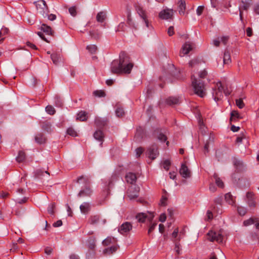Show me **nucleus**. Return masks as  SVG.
<instances>
[{
	"mask_svg": "<svg viewBox=\"0 0 259 259\" xmlns=\"http://www.w3.org/2000/svg\"><path fill=\"white\" fill-rule=\"evenodd\" d=\"M175 249L176 252L178 254H180L181 248H180V244L179 242H176L175 243Z\"/></svg>",
	"mask_w": 259,
	"mask_h": 259,
	"instance_id": "nucleus-61",
	"label": "nucleus"
},
{
	"mask_svg": "<svg viewBox=\"0 0 259 259\" xmlns=\"http://www.w3.org/2000/svg\"><path fill=\"white\" fill-rule=\"evenodd\" d=\"M237 210L239 214L241 215H244L246 213V209L243 207H238Z\"/></svg>",
	"mask_w": 259,
	"mask_h": 259,
	"instance_id": "nucleus-51",
	"label": "nucleus"
},
{
	"mask_svg": "<svg viewBox=\"0 0 259 259\" xmlns=\"http://www.w3.org/2000/svg\"><path fill=\"white\" fill-rule=\"evenodd\" d=\"M179 172L184 178H188L191 177V171L185 163L182 164Z\"/></svg>",
	"mask_w": 259,
	"mask_h": 259,
	"instance_id": "nucleus-12",
	"label": "nucleus"
},
{
	"mask_svg": "<svg viewBox=\"0 0 259 259\" xmlns=\"http://www.w3.org/2000/svg\"><path fill=\"white\" fill-rule=\"evenodd\" d=\"M46 111L50 115H54L56 112L55 108L51 105L47 106L46 107Z\"/></svg>",
	"mask_w": 259,
	"mask_h": 259,
	"instance_id": "nucleus-40",
	"label": "nucleus"
},
{
	"mask_svg": "<svg viewBox=\"0 0 259 259\" xmlns=\"http://www.w3.org/2000/svg\"><path fill=\"white\" fill-rule=\"evenodd\" d=\"M140 187L137 185H132L127 190V196L130 200L134 199L138 197Z\"/></svg>",
	"mask_w": 259,
	"mask_h": 259,
	"instance_id": "nucleus-6",
	"label": "nucleus"
},
{
	"mask_svg": "<svg viewBox=\"0 0 259 259\" xmlns=\"http://www.w3.org/2000/svg\"><path fill=\"white\" fill-rule=\"evenodd\" d=\"M115 242L116 240L114 238L111 237H108L103 241L102 244L104 246H108L110 244L115 243Z\"/></svg>",
	"mask_w": 259,
	"mask_h": 259,
	"instance_id": "nucleus-27",
	"label": "nucleus"
},
{
	"mask_svg": "<svg viewBox=\"0 0 259 259\" xmlns=\"http://www.w3.org/2000/svg\"><path fill=\"white\" fill-rule=\"evenodd\" d=\"M213 177L215 179V182L216 184L218 187L220 188H223L224 187V184L223 181L220 179L219 177H218L217 174H214Z\"/></svg>",
	"mask_w": 259,
	"mask_h": 259,
	"instance_id": "nucleus-37",
	"label": "nucleus"
},
{
	"mask_svg": "<svg viewBox=\"0 0 259 259\" xmlns=\"http://www.w3.org/2000/svg\"><path fill=\"white\" fill-rule=\"evenodd\" d=\"M225 199L229 204L233 205L234 203L233 196L230 193L226 194L225 196Z\"/></svg>",
	"mask_w": 259,
	"mask_h": 259,
	"instance_id": "nucleus-38",
	"label": "nucleus"
},
{
	"mask_svg": "<svg viewBox=\"0 0 259 259\" xmlns=\"http://www.w3.org/2000/svg\"><path fill=\"white\" fill-rule=\"evenodd\" d=\"M94 137L97 140L102 142L104 138L102 131L100 130L96 131L94 134Z\"/></svg>",
	"mask_w": 259,
	"mask_h": 259,
	"instance_id": "nucleus-33",
	"label": "nucleus"
},
{
	"mask_svg": "<svg viewBox=\"0 0 259 259\" xmlns=\"http://www.w3.org/2000/svg\"><path fill=\"white\" fill-rule=\"evenodd\" d=\"M53 248L51 247H47L45 249V252L47 255H50L53 252Z\"/></svg>",
	"mask_w": 259,
	"mask_h": 259,
	"instance_id": "nucleus-62",
	"label": "nucleus"
},
{
	"mask_svg": "<svg viewBox=\"0 0 259 259\" xmlns=\"http://www.w3.org/2000/svg\"><path fill=\"white\" fill-rule=\"evenodd\" d=\"M198 64H199V62L197 59L192 60L189 63V66H190L191 67H194L196 65H198Z\"/></svg>",
	"mask_w": 259,
	"mask_h": 259,
	"instance_id": "nucleus-56",
	"label": "nucleus"
},
{
	"mask_svg": "<svg viewBox=\"0 0 259 259\" xmlns=\"http://www.w3.org/2000/svg\"><path fill=\"white\" fill-rule=\"evenodd\" d=\"M67 133L68 135L72 137L77 136V134L76 132L72 127H69L67 129Z\"/></svg>",
	"mask_w": 259,
	"mask_h": 259,
	"instance_id": "nucleus-46",
	"label": "nucleus"
},
{
	"mask_svg": "<svg viewBox=\"0 0 259 259\" xmlns=\"http://www.w3.org/2000/svg\"><path fill=\"white\" fill-rule=\"evenodd\" d=\"M148 157L152 160L156 158L159 155L157 147L156 145H152L147 150Z\"/></svg>",
	"mask_w": 259,
	"mask_h": 259,
	"instance_id": "nucleus-8",
	"label": "nucleus"
},
{
	"mask_svg": "<svg viewBox=\"0 0 259 259\" xmlns=\"http://www.w3.org/2000/svg\"><path fill=\"white\" fill-rule=\"evenodd\" d=\"M92 194V191L90 188L89 187H86L84 189L80 191L78 194V196L80 197L90 196Z\"/></svg>",
	"mask_w": 259,
	"mask_h": 259,
	"instance_id": "nucleus-17",
	"label": "nucleus"
},
{
	"mask_svg": "<svg viewBox=\"0 0 259 259\" xmlns=\"http://www.w3.org/2000/svg\"><path fill=\"white\" fill-rule=\"evenodd\" d=\"M192 49V44L190 42H185L182 46V49L180 52V56L182 57L184 55L188 54Z\"/></svg>",
	"mask_w": 259,
	"mask_h": 259,
	"instance_id": "nucleus-10",
	"label": "nucleus"
},
{
	"mask_svg": "<svg viewBox=\"0 0 259 259\" xmlns=\"http://www.w3.org/2000/svg\"><path fill=\"white\" fill-rule=\"evenodd\" d=\"M214 140V138L213 136H210L208 141H207V142L205 144V145L204 146V154H206V153H208L209 152L208 148H209V142H213Z\"/></svg>",
	"mask_w": 259,
	"mask_h": 259,
	"instance_id": "nucleus-35",
	"label": "nucleus"
},
{
	"mask_svg": "<svg viewBox=\"0 0 259 259\" xmlns=\"http://www.w3.org/2000/svg\"><path fill=\"white\" fill-rule=\"evenodd\" d=\"M134 64L129 56L124 52L119 55V61L114 60L111 65V71L114 74L122 73L129 74L133 67Z\"/></svg>",
	"mask_w": 259,
	"mask_h": 259,
	"instance_id": "nucleus-1",
	"label": "nucleus"
},
{
	"mask_svg": "<svg viewBox=\"0 0 259 259\" xmlns=\"http://www.w3.org/2000/svg\"><path fill=\"white\" fill-rule=\"evenodd\" d=\"M234 164L237 167V168H239L240 167H241V166H243V162L239 160H238V159H235L234 160Z\"/></svg>",
	"mask_w": 259,
	"mask_h": 259,
	"instance_id": "nucleus-54",
	"label": "nucleus"
},
{
	"mask_svg": "<svg viewBox=\"0 0 259 259\" xmlns=\"http://www.w3.org/2000/svg\"><path fill=\"white\" fill-rule=\"evenodd\" d=\"M186 1L179 0L178 2V7L179 9V13L181 15H184L186 10Z\"/></svg>",
	"mask_w": 259,
	"mask_h": 259,
	"instance_id": "nucleus-15",
	"label": "nucleus"
},
{
	"mask_svg": "<svg viewBox=\"0 0 259 259\" xmlns=\"http://www.w3.org/2000/svg\"><path fill=\"white\" fill-rule=\"evenodd\" d=\"M143 149L141 147H139V148H138L137 149H136V152L137 156L139 157L141 155V154L143 153Z\"/></svg>",
	"mask_w": 259,
	"mask_h": 259,
	"instance_id": "nucleus-64",
	"label": "nucleus"
},
{
	"mask_svg": "<svg viewBox=\"0 0 259 259\" xmlns=\"http://www.w3.org/2000/svg\"><path fill=\"white\" fill-rule=\"evenodd\" d=\"M25 153L23 151H21L19 152L18 155L16 159L18 162H22L25 160Z\"/></svg>",
	"mask_w": 259,
	"mask_h": 259,
	"instance_id": "nucleus-34",
	"label": "nucleus"
},
{
	"mask_svg": "<svg viewBox=\"0 0 259 259\" xmlns=\"http://www.w3.org/2000/svg\"><path fill=\"white\" fill-rule=\"evenodd\" d=\"M223 62L225 64H228L231 62L230 54L228 50H226L224 53Z\"/></svg>",
	"mask_w": 259,
	"mask_h": 259,
	"instance_id": "nucleus-28",
	"label": "nucleus"
},
{
	"mask_svg": "<svg viewBox=\"0 0 259 259\" xmlns=\"http://www.w3.org/2000/svg\"><path fill=\"white\" fill-rule=\"evenodd\" d=\"M143 133V130L141 127H139L137 130V133L136 134L135 138L136 141L138 142H140L142 139V137L141 136L142 134Z\"/></svg>",
	"mask_w": 259,
	"mask_h": 259,
	"instance_id": "nucleus-36",
	"label": "nucleus"
},
{
	"mask_svg": "<svg viewBox=\"0 0 259 259\" xmlns=\"http://www.w3.org/2000/svg\"><path fill=\"white\" fill-rule=\"evenodd\" d=\"M241 118L238 111L233 110L231 112V117L230 119L231 122H236L239 119Z\"/></svg>",
	"mask_w": 259,
	"mask_h": 259,
	"instance_id": "nucleus-21",
	"label": "nucleus"
},
{
	"mask_svg": "<svg viewBox=\"0 0 259 259\" xmlns=\"http://www.w3.org/2000/svg\"><path fill=\"white\" fill-rule=\"evenodd\" d=\"M193 76H192V84L195 94L200 97H203L206 95V90L204 83L200 80L194 78L193 79Z\"/></svg>",
	"mask_w": 259,
	"mask_h": 259,
	"instance_id": "nucleus-2",
	"label": "nucleus"
},
{
	"mask_svg": "<svg viewBox=\"0 0 259 259\" xmlns=\"http://www.w3.org/2000/svg\"><path fill=\"white\" fill-rule=\"evenodd\" d=\"M166 103L168 105H175L180 104V100L178 97H170L166 99Z\"/></svg>",
	"mask_w": 259,
	"mask_h": 259,
	"instance_id": "nucleus-18",
	"label": "nucleus"
},
{
	"mask_svg": "<svg viewBox=\"0 0 259 259\" xmlns=\"http://www.w3.org/2000/svg\"><path fill=\"white\" fill-rule=\"evenodd\" d=\"M93 95L98 97H102L105 96V93L103 91L97 90L93 92Z\"/></svg>",
	"mask_w": 259,
	"mask_h": 259,
	"instance_id": "nucleus-44",
	"label": "nucleus"
},
{
	"mask_svg": "<svg viewBox=\"0 0 259 259\" xmlns=\"http://www.w3.org/2000/svg\"><path fill=\"white\" fill-rule=\"evenodd\" d=\"M55 208V204L51 203L48 208V211L49 213L51 214H53L54 213V209Z\"/></svg>",
	"mask_w": 259,
	"mask_h": 259,
	"instance_id": "nucleus-50",
	"label": "nucleus"
},
{
	"mask_svg": "<svg viewBox=\"0 0 259 259\" xmlns=\"http://www.w3.org/2000/svg\"><path fill=\"white\" fill-rule=\"evenodd\" d=\"M51 58L53 63L55 65H57L61 60L60 54L56 53H53L51 56Z\"/></svg>",
	"mask_w": 259,
	"mask_h": 259,
	"instance_id": "nucleus-30",
	"label": "nucleus"
},
{
	"mask_svg": "<svg viewBox=\"0 0 259 259\" xmlns=\"http://www.w3.org/2000/svg\"><path fill=\"white\" fill-rule=\"evenodd\" d=\"M115 113L117 116L122 117L124 115V111L122 108L117 107L115 110Z\"/></svg>",
	"mask_w": 259,
	"mask_h": 259,
	"instance_id": "nucleus-41",
	"label": "nucleus"
},
{
	"mask_svg": "<svg viewBox=\"0 0 259 259\" xmlns=\"http://www.w3.org/2000/svg\"><path fill=\"white\" fill-rule=\"evenodd\" d=\"M87 49L92 54H95L97 51V47L95 45H91L87 47Z\"/></svg>",
	"mask_w": 259,
	"mask_h": 259,
	"instance_id": "nucleus-39",
	"label": "nucleus"
},
{
	"mask_svg": "<svg viewBox=\"0 0 259 259\" xmlns=\"http://www.w3.org/2000/svg\"><path fill=\"white\" fill-rule=\"evenodd\" d=\"M255 220L252 218H250L248 220H245L243 222V224L245 226H248L250 225L253 224L254 223Z\"/></svg>",
	"mask_w": 259,
	"mask_h": 259,
	"instance_id": "nucleus-53",
	"label": "nucleus"
},
{
	"mask_svg": "<svg viewBox=\"0 0 259 259\" xmlns=\"http://www.w3.org/2000/svg\"><path fill=\"white\" fill-rule=\"evenodd\" d=\"M95 123L97 126L100 127H102L106 125V120L101 119L100 117H96L95 120Z\"/></svg>",
	"mask_w": 259,
	"mask_h": 259,
	"instance_id": "nucleus-32",
	"label": "nucleus"
},
{
	"mask_svg": "<svg viewBox=\"0 0 259 259\" xmlns=\"http://www.w3.org/2000/svg\"><path fill=\"white\" fill-rule=\"evenodd\" d=\"M242 5L239 8V16L241 20H242V9L247 10L250 7V3L247 2L242 1Z\"/></svg>",
	"mask_w": 259,
	"mask_h": 259,
	"instance_id": "nucleus-19",
	"label": "nucleus"
},
{
	"mask_svg": "<svg viewBox=\"0 0 259 259\" xmlns=\"http://www.w3.org/2000/svg\"><path fill=\"white\" fill-rule=\"evenodd\" d=\"M147 217H148V215L143 212L139 213L136 216V219L139 223L145 222Z\"/></svg>",
	"mask_w": 259,
	"mask_h": 259,
	"instance_id": "nucleus-25",
	"label": "nucleus"
},
{
	"mask_svg": "<svg viewBox=\"0 0 259 259\" xmlns=\"http://www.w3.org/2000/svg\"><path fill=\"white\" fill-rule=\"evenodd\" d=\"M106 19V13L104 11L99 12L96 16V20L99 23H103Z\"/></svg>",
	"mask_w": 259,
	"mask_h": 259,
	"instance_id": "nucleus-22",
	"label": "nucleus"
},
{
	"mask_svg": "<svg viewBox=\"0 0 259 259\" xmlns=\"http://www.w3.org/2000/svg\"><path fill=\"white\" fill-rule=\"evenodd\" d=\"M136 11L139 14V15H142L144 13H145V11L143 9L142 7L140 6H138L136 8Z\"/></svg>",
	"mask_w": 259,
	"mask_h": 259,
	"instance_id": "nucleus-60",
	"label": "nucleus"
},
{
	"mask_svg": "<svg viewBox=\"0 0 259 259\" xmlns=\"http://www.w3.org/2000/svg\"><path fill=\"white\" fill-rule=\"evenodd\" d=\"M42 128L48 132L51 131V124L49 122H45L43 123Z\"/></svg>",
	"mask_w": 259,
	"mask_h": 259,
	"instance_id": "nucleus-45",
	"label": "nucleus"
},
{
	"mask_svg": "<svg viewBox=\"0 0 259 259\" xmlns=\"http://www.w3.org/2000/svg\"><path fill=\"white\" fill-rule=\"evenodd\" d=\"M173 14V10L166 9L161 11L159 14V16L162 19L167 20L172 18Z\"/></svg>",
	"mask_w": 259,
	"mask_h": 259,
	"instance_id": "nucleus-9",
	"label": "nucleus"
},
{
	"mask_svg": "<svg viewBox=\"0 0 259 259\" xmlns=\"http://www.w3.org/2000/svg\"><path fill=\"white\" fill-rule=\"evenodd\" d=\"M222 233V230L218 232L210 231L207 233L208 239L211 242L217 241L218 243H222L224 239Z\"/></svg>",
	"mask_w": 259,
	"mask_h": 259,
	"instance_id": "nucleus-4",
	"label": "nucleus"
},
{
	"mask_svg": "<svg viewBox=\"0 0 259 259\" xmlns=\"http://www.w3.org/2000/svg\"><path fill=\"white\" fill-rule=\"evenodd\" d=\"M236 105L240 108L242 109L244 107V104L242 99H238L236 100Z\"/></svg>",
	"mask_w": 259,
	"mask_h": 259,
	"instance_id": "nucleus-48",
	"label": "nucleus"
},
{
	"mask_svg": "<svg viewBox=\"0 0 259 259\" xmlns=\"http://www.w3.org/2000/svg\"><path fill=\"white\" fill-rule=\"evenodd\" d=\"M125 180L127 183L132 185L134 184L137 181V176L135 173L129 172L125 176Z\"/></svg>",
	"mask_w": 259,
	"mask_h": 259,
	"instance_id": "nucleus-14",
	"label": "nucleus"
},
{
	"mask_svg": "<svg viewBox=\"0 0 259 259\" xmlns=\"http://www.w3.org/2000/svg\"><path fill=\"white\" fill-rule=\"evenodd\" d=\"M223 92L226 96L230 94L231 92L227 89L224 90L221 82H218L214 88H213L212 96L214 100L217 102L220 100L223 97Z\"/></svg>",
	"mask_w": 259,
	"mask_h": 259,
	"instance_id": "nucleus-3",
	"label": "nucleus"
},
{
	"mask_svg": "<svg viewBox=\"0 0 259 259\" xmlns=\"http://www.w3.org/2000/svg\"><path fill=\"white\" fill-rule=\"evenodd\" d=\"M27 200L28 198L26 197H24L22 199H20L18 197L16 200V202L19 204H22L25 203L27 201Z\"/></svg>",
	"mask_w": 259,
	"mask_h": 259,
	"instance_id": "nucleus-55",
	"label": "nucleus"
},
{
	"mask_svg": "<svg viewBox=\"0 0 259 259\" xmlns=\"http://www.w3.org/2000/svg\"><path fill=\"white\" fill-rule=\"evenodd\" d=\"M127 23L130 26L133 27L135 29H137V26L135 25L130 15H128L127 16Z\"/></svg>",
	"mask_w": 259,
	"mask_h": 259,
	"instance_id": "nucleus-42",
	"label": "nucleus"
},
{
	"mask_svg": "<svg viewBox=\"0 0 259 259\" xmlns=\"http://www.w3.org/2000/svg\"><path fill=\"white\" fill-rule=\"evenodd\" d=\"M90 35L95 39H98L101 36L98 31L95 30L90 31Z\"/></svg>",
	"mask_w": 259,
	"mask_h": 259,
	"instance_id": "nucleus-43",
	"label": "nucleus"
},
{
	"mask_svg": "<svg viewBox=\"0 0 259 259\" xmlns=\"http://www.w3.org/2000/svg\"><path fill=\"white\" fill-rule=\"evenodd\" d=\"M35 5L37 12L44 17H46L49 11L46 2L44 0H39L35 2Z\"/></svg>",
	"mask_w": 259,
	"mask_h": 259,
	"instance_id": "nucleus-5",
	"label": "nucleus"
},
{
	"mask_svg": "<svg viewBox=\"0 0 259 259\" xmlns=\"http://www.w3.org/2000/svg\"><path fill=\"white\" fill-rule=\"evenodd\" d=\"M69 12L71 16L75 17L77 15L76 8L74 6L70 7L69 9Z\"/></svg>",
	"mask_w": 259,
	"mask_h": 259,
	"instance_id": "nucleus-49",
	"label": "nucleus"
},
{
	"mask_svg": "<svg viewBox=\"0 0 259 259\" xmlns=\"http://www.w3.org/2000/svg\"><path fill=\"white\" fill-rule=\"evenodd\" d=\"M229 39V37L228 36H223L221 37V41L224 45H226L227 44Z\"/></svg>",
	"mask_w": 259,
	"mask_h": 259,
	"instance_id": "nucleus-58",
	"label": "nucleus"
},
{
	"mask_svg": "<svg viewBox=\"0 0 259 259\" xmlns=\"http://www.w3.org/2000/svg\"><path fill=\"white\" fill-rule=\"evenodd\" d=\"M139 16L142 19L143 22L145 23V26H146V27L147 28H148L149 29H152V26L150 24V23L149 22V20H148V19L147 18V16L146 15V12L144 13L143 14V15H140Z\"/></svg>",
	"mask_w": 259,
	"mask_h": 259,
	"instance_id": "nucleus-31",
	"label": "nucleus"
},
{
	"mask_svg": "<svg viewBox=\"0 0 259 259\" xmlns=\"http://www.w3.org/2000/svg\"><path fill=\"white\" fill-rule=\"evenodd\" d=\"M46 141L45 136L41 134H37L35 137V141L39 144L45 143Z\"/></svg>",
	"mask_w": 259,
	"mask_h": 259,
	"instance_id": "nucleus-23",
	"label": "nucleus"
},
{
	"mask_svg": "<svg viewBox=\"0 0 259 259\" xmlns=\"http://www.w3.org/2000/svg\"><path fill=\"white\" fill-rule=\"evenodd\" d=\"M87 113L83 111H80L77 115L76 120L84 121L87 120Z\"/></svg>",
	"mask_w": 259,
	"mask_h": 259,
	"instance_id": "nucleus-26",
	"label": "nucleus"
},
{
	"mask_svg": "<svg viewBox=\"0 0 259 259\" xmlns=\"http://www.w3.org/2000/svg\"><path fill=\"white\" fill-rule=\"evenodd\" d=\"M133 228L132 224L128 222H126L121 224L118 228V232L122 235L128 233Z\"/></svg>",
	"mask_w": 259,
	"mask_h": 259,
	"instance_id": "nucleus-7",
	"label": "nucleus"
},
{
	"mask_svg": "<svg viewBox=\"0 0 259 259\" xmlns=\"http://www.w3.org/2000/svg\"><path fill=\"white\" fill-rule=\"evenodd\" d=\"M246 202L249 207H254L255 205L254 194L251 192H248L246 195Z\"/></svg>",
	"mask_w": 259,
	"mask_h": 259,
	"instance_id": "nucleus-13",
	"label": "nucleus"
},
{
	"mask_svg": "<svg viewBox=\"0 0 259 259\" xmlns=\"http://www.w3.org/2000/svg\"><path fill=\"white\" fill-rule=\"evenodd\" d=\"M80 209L83 213H87L90 209V205L88 202H84L80 206Z\"/></svg>",
	"mask_w": 259,
	"mask_h": 259,
	"instance_id": "nucleus-29",
	"label": "nucleus"
},
{
	"mask_svg": "<svg viewBox=\"0 0 259 259\" xmlns=\"http://www.w3.org/2000/svg\"><path fill=\"white\" fill-rule=\"evenodd\" d=\"M40 29L47 35H53L54 32L53 31L51 27L45 24H41Z\"/></svg>",
	"mask_w": 259,
	"mask_h": 259,
	"instance_id": "nucleus-16",
	"label": "nucleus"
},
{
	"mask_svg": "<svg viewBox=\"0 0 259 259\" xmlns=\"http://www.w3.org/2000/svg\"><path fill=\"white\" fill-rule=\"evenodd\" d=\"M200 131L203 135H205L207 131L205 126L201 123H200Z\"/></svg>",
	"mask_w": 259,
	"mask_h": 259,
	"instance_id": "nucleus-59",
	"label": "nucleus"
},
{
	"mask_svg": "<svg viewBox=\"0 0 259 259\" xmlns=\"http://www.w3.org/2000/svg\"><path fill=\"white\" fill-rule=\"evenodd\" d=\"M206 215L208 220H212L213 218V214L211 210H208L206 212Z\"/></svg>",
	"mask_w": 259,
	"mask_h": 259,
	"instance_id": "nucleus-63",
	"label": "nucleus"
},
{
	"mask_svg": "<svg viewBox=\"0 0 259 259\" xmlns=\"http://www.w3.org/2000/svg\"><path fill=\"white\" fill-rule=\"evenodd\" d=\"M154 134L157 135V139L161 142H165L167 140L166 136L160 132L159 130H155L154 131Z\"/></svg>",
	"mask_w": 259,
	"mask_h": 259,
	"instance_id": "nucleus-24",
	"label": "nucleus"
},
{
	"mask_svg": "<svg viewBox=\"0 0 259 259\" xmlns=\"http://www.w3.org/2000/svg\"><path fill=\"white\" fill-rule=\"evenodd\" d=\"M89 247L91 249H94L95 247L96 239L95 238H92L89 239Z\"/></svg>",
	"mask_w": 259,
	"mask_h": 259,
	"instance_id": "nucleus-47",
	"label": "nucleus"
},
{
	"mask_svg": "<svg viewBox=\"0 0 259 259\" xmlns=\"http://www.w3.org/2000/svg\"><path fill=\"white\" fill-rule=\"evenodd\" d=\"M118 247L117 245H113L110 247L106 248L104 249L103 253L105 255H111L117 250Z\"/></svg>",
	"mask_w": 259,
	"mask_h": 259,
	"instance_id": "nucleus-20",
	"label": "nucleus"
},
{
	"mask_svg": "<svg viewBox=\"0 0 259 259\" xmlns=\"http://www.w3.org/2000/svg\"><path fill=\"white\" fill-rule=\"evenodd\" d=\"M170 165V161L169 160H165L163 162V168L168 170Z\"/></svg>",
	"mask_w": 259,
	"mask_h": 259,
	"instance_id": "nucleus-52",
	"label": "nucleus"
},
{
	"mask_svg": "<svg viewBox=\"0 0 259 259\" xmlns=\"http://www.w3.org/2000/svg\"><path fill=\"white\" fill-rule=\"evenodd\" d=\"M207 72L205 70H203L199 73L198 75L200 78H204L207 76Z\"/></svg>",
	"mask_w": 259,
	"mask_h": 259,
	"instance_id": "nucleus-57",
	"label": "nucleus"
},
{
	"mask_svg": "<svg viewBox=\"0 0 259 259\" xmlns=\"http://www.w3.org/2000/svg\"><path fill=\"white\" fill-rule=\"evenodd\" d=\"M89 222L92 225H96L100 223V222L101 223L102 225H104L106 223V220L105 219H101L98 215H95L90 217Z\"/></svg>",
	"mask_w": 259,
	"mask_h": 259,
	"instance_id": "nucleus-11",
	"label": "nucleus"
}]
</instances>
